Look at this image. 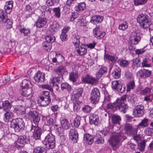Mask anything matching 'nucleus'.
Masks as SVG:
<instances>
[{"instance_id": "1", "label": "nucleus", "mask_w": 153, "mask_h": 153, "mask_svg": "<svg viewBox=\"0 0 153 153\" xmlns=\"http://www.w3.org/2000/svg\"><path fill=\"white\" fill-rule=\"evenodd\" d=\"M137 20L140 24V27L144 29L149 28L152 24L151 20L149 16L145 14L139 15L137 17Z\"/></svg>"}, {"instance_id": "2", "label": "nucleus", "mask_w": 153, "mask_h": 153, "mask_svg": "<svg viewBox=\"0 0 153 153\" xmlns=\"http://www.w3.org/2000/svg\"><path fill=\"white\" fill-rule=\"evenodd\" d=\"M124 134L120 131H117L112 136L110 140V144L111 145L114 150H115L118 146L121 139L123 137Z\"/></svg>"}, {"instance_id": "3", "label": "nucleus", "mask_w": 153, "mask_h": 153, "mask_svg": "<svg viewBox=\"0 0 153 153\" xmlns=\"http://www.w3.org/2000/svg\"><path fill=\"white\" fill-rule=\"evenodd\" d=\"M10 127L16 132L23 130L25 127V123L23 120L20 118L13 119L12 121Z\"/></svg>"}, {"instance_id": "4", "label": "nucleus", "mask_w": 153, "mask_h": 153, "mask_svg": "<svg viewBox=\"0 0 153 153\" xmlns=\"http://www.w3.org/2000/svg\"><path fill=\"white\" fill-rule=\"evenodd\" d=\"M141 38L140 34L136 31H133L131 34L130 36V45L129 46L130 50H134L135 47L134 45H137L140 41Z\"/></svg>"}, {"instance_id": "5", "label": "nucleus", "mask_w": 153, "mask_h": 153, "mask_svg": "<svg viewBox=\"0 0 153 153\" xmlns=\"http://www.w3.org/2000/svg\"><path fill=\"white\" fill-rule=\"evenodd\" d=\"M45 141L46 142V147L48 149H53L55 146V136L52 133H50L45 137Z\"/></svg>"}, {"instance_id": "6", "label": "nucleus", "mask_w": 153, "mask_h": 153, "mask_svg": "<svg viewBox=\"0 0 153 153\" xmlns=\"http://www.w3.org/2000/svg\"><path fill=\"white\" fill-rule=\"evenodd\" d=\"M6 13L4 11L0 10V21L4 23H6V28L10 29L12 27V20L7 18Z\"/></svg>"}, {"instance_id": "7", "label": "nucleus", "mask_w": 153, "mask_h": 153, "mask_svg": "<svg viewBox=\"0 0 153 153\" xmlns=\"http://www.w3.org/2000/svg\"><path fill=\"white\" fill-rule=\"evenodd\" d=\"M100 96L99 90L97 88L93 89L91 93L90 100L91 102L93 104H96L99 100Z\"/></svg>"}, {"instance_id": "8", "label": "nucleus", "mask_w": 153, "mask_h": 153, "mask_svg": "<svg viewBox=\"0 0 153 153\" xmlns=\"http://www.w3.org/2000/svg\"><path fill=\"white\" fill-rule=\"evenodd\" d=\"M144 114V106L142 105L136 106L133 111V115L136 117L142 116Z\"/></svg>"}, {"instance_id": "9", "label": "nucleus", "mask_w": 153, "mask_h": 153, "mask_svg": "<svg viewBox=\"0 0 153 153\" xmlns=\"http://www.w3.org/2000/svg\"><path fill=\"white\" fill-rule=\"evenodd\" d=\"M111 87L113 89L121 93L124 92L126 90V86L124 85H121L119 82L118 80L113 81L111 83Z\"/></svg>"}, {"instance_id": "10", "label": "nucleus", "mask_w": 153, "mask_h": 153, "mask_svg": "<svg viewBox=\"0 0 153 153\" xmlns=\"http://www.w3.org/2000/svg\"><path fill=\"white\" fill-rule=\"evenodd\" d=\"M114 105L115 108L118 109L120 112L124 114L126 113L128 108L127 104L120 102V100L117 102H114Z\"/></svg>"}, {"instance_id": "11", "label": "nucleus", "mask_w": 153, "mask_h": 153, "mask_svg": "<svg viewBox=\"0 0 153 153\" xmlns=\"http://www.w3.org/2000/svg\"><path fill=\"white\" fill-rule=\"evenodd\" d=\"M33 130V137L35 139H39L41 137L42 133V129L37 126H34L33 125L32 126L31 130Z\"/></svg>"}, {"instance_id": "12", "label": "nucleus", "mask_w": 153, "mask_h": 153, "mask_svg": "<svg viewBox=\"0 0 153 153\" xmlns=\"http://www.w3.org/2000/svg\"><path fill=\"white\" fill-rule=\"evenodd\" d=\"M89 118L90 123L91 124L98 125L100 123L99 116L95 114H91Z\"/></svg>"}, {"instance_id": "13", "label": "nucleus", "mask_w": 153, "mask_h": 153, "mask_svg": "<svg viewBox=\"0 0 153 153\" xmlns=\"http://www.w3.org/2000/svg\"><path fill=\"white\" fill-rule=\"evenodd\" d=\"M69 138L74 143H76L78 138V134L77 130L75 129H71L69 132Z\"/></svg>"}, {"instance_id": "14", "label": "nucleus", "mask_w": 153, "mask_h": 153, "mask_svg": "<svg viewBox=\"0 0 153 153\" xmlns=\"http://www.w3.org/2000/svg\"><path fill=\"white\" fill-rule=\"evenodd\" d=\"M28 114L32 118L33 122L34 123L37 124L39 123L40 118L38 113L36 111H30L28 113Z\"/></svg>"}, {"instance_id": "15", "label": "nucleus", "mask_w": 153, "mask_h": 153, "mask_svg": "<svg viewBox=\"0 0 153 153\" xmlns=\"http://www.w3.org/2000/svg\"><path fill=\"white\" fill-rule=\"evenodd\" d=\"M35 81L37 82L42 83L44 82L45 80V74L38 71L34 77Z\"/></svg>"}, {"instance_id": "16", "label": "nucleus", "mask_w": 153, "mask_h": 153, "mask_svg": "<svg viewBox=\"0 0 153 153\" xmlns=\"http://www.w3.org/2000/svg\"><path fill=\"white\" fill-rule=\"evenodd\" d=\"M93 32L95 36L99 39L103 38L105 34L104 32L100 31V26H97L94 29Z\"/></svg>"}, {"instance_id": "17", "label": "nucleus", "mask_w": 153, "mask_h": 153, "mask_svg": "<svg viewBox=\"0 0 153 153\" xmlns=\"http://www.w3.org/2000/svg\"><path fill=\"white\" fill-rule=\"evenodd\" d=\"M28 133H26L25 135L19 136L17 139V142L21 144H24L29 142V136Z\"/></svg>"}, {"instance_id": "18", "label": "nucleus", "mask_w": 153, "mask_h": 153, "mask_svg": "<svg viewBox=\"0 0 153 153\" xmlns=\"http://www.w3.org/2000/svg\"><path fill=\"white\" fill-rule=\"evenodd\" d=\"M54 71L56 73L61 76L63 74H66L68 73L66 67L62 65H60L56 68Z\"/></svg>"}, {"instance_id": "19", "label": "nucleus", "mask_w": 153, "mask_h": 153, "mask_svg": "<svg viewBox=\"0 0 153 153\" xmlns=\"http://www.w3.org/2000/svg\"><path fill=\"white\" fill-rule=\"evenodd\" d=\"M83 89L82 88H79L76 90L74 91L72 94V99H75L77 100L80 97L82 96Z\"/></svg>"}, {"instance_id": "20", "label": "nucleus", "mask_w": 153, "mask_h": 153, "mask_svg": "<svg viewBox=\"0 0 153 153\" xmlns=\"http://www.w3.org/2000/svg\"><path fill=\"white\" fill-rule=\"evenodd\" d=\"M76 51L78 55L82 56L85 54L87 52V49L83 45L76 47Z\"/></svg>"}, {"instance_id": "21", "label": "nucleus", "mask_w": 153, "mask_h": 153, "mask_svg": "<svg viewBox=\"0 0 153 153\" xmlns=\"http://www.w3.org/2000/svg\"><path fill=\"white\" fill-rule=\"evenodd\" d=\"M140 76L142 78H146L150 76L151 74V71L149 70L144 69L139 71Z\"/></svg>"}, {"instance_id": "22", "label": "nucleus", "mask_w": 153, "mask_h": 153, "mask_svg": "<svg viewBox=\"0 0 153 153\" xmlns=\"http://www.w3.org/2000/svg\"><path fill=\"white\" fill-rule=\"evenodd\" d=\"M32 92L31 88H22L20 91L22 95L25 97H28L30 95Z\"/></svg>"}, {"instance_id": "23", "label": "nucleus", "mask_w": 153, "mask_h": 153, "mask_svg": "<svg viewBox=\"0 0 153 153\" xmlns=\"http://www.w3.org/2000/svg\"><path fill=\"white\" fill-rule=\"evenodd\" d=\"M47 22V19L45 18H39L36 22V27L41 28L45 25Z\"/></svg>"}, {"instance_id": "24", "label": "nucleus", "mask_w": 153, "mask_h": 153, "mask_svg": "<svg viewBox=\"0 0 153 153\" xmlns=\"http://www.w3.org/2000/svg\"><path fill=\"white\" fill-rule=\"evenodd\" d=\"M103 19V17L100 16H95L91 17L90 22L96 25L97 23L101 22Z\"/></svg>"}, {"instance_id": "25", "label": "nucleus", "mask_w": 153, "mask_h": 153, "mask_svg": "<svg viewBox=\"0 0 153 153\" xmlns=\"http://www.w3.org/2000/svg\"><path fill=\"white\" fill-rule=\"evenodd\" d=\"M84 140L88 145L91 144L93 142L94 137L89 134H86L84 135Z\"/></svg>"}, {"instance_id": "26", "label": "nucleus", "mask_w": 153, "mask_h": 153, "mask_svg": "<svg viewBox=\"0 0 153 153\" xmlns=\"http://www.w3.org/2000/svg\"><path fill=\"white\" fill-rule=\"evenodd\" d=\"M112 122L114 124H118L121 120V118L119 116L115 114H111L110 116Z\"/></svg>"}, {"instance_id": "27", "label": "nucleus", "mask_w": 153, "mask_h": 153, "mask_svg": "<svg viewBox=\"0 0 153 153\" xmlns=\"http://www.w3.org/2000/svg\"><path fill=\"white\" fill-rule=\"evenodd\" d=\"M125 133L128 135H131L133 133V132L134 131L131 125L128 124H126L124 127ZM136 131V130H135Z\"/></svg>"}, {"instance_id": "28", "label": "nucleus", "mask_w": 153, "mask_h": 153, "mask_svg": "<svg viewBox=\"0 0 153 153\" xmlns=\"http://www.w3.org/2000/svg\"><path fill=\"white\" fill-rule=\"evenodd\" d=\"M70 28V27L68 26L64 27L63 28L60 36V39L62 41H65L67 39V35L66 33L68 31Z\"/></svg>"}, {"instance_id": "29", "label": "nucleus", "mask_w": 153, "mask_h": 153, "mask_svg": "<svg viewBox=\"0 0 153 153\" xmlns=\"http://www.w3.org/2000/svg\"><path fill=\"white\" fill-rule=\"evenodd\" d=\"M13 2L12 1H10L7 2L6 5L4 6V9L5 10V13L7 14L10 13L12 10L13 7Z\"/></svg>"}, {"instance_id": "30", "label": "nucleus", "mask_w": 153, "mask_h": 153, "mask_svg": "<svg viewBox=\"0 0 153 153\" xmlns=\"http://www.w3.org/2000/svg\"><path fill=\"white\" fill-rule=\"evenodd\" d=\"M40 104L41 106H46L48 105L51 101V99L49 98H45L43 96L40 97Z\"/></svg>"}, {"instance_id": "31", "label": "nucleus", "mask_w": 153, "mask_h": 153, "mask_svg": "<svg viewBox=\"0 0 153 153\" xmlns=\"http://www.w3.org/2000/svg\"><path fill=\"white\" fill-rule=\"evenodd\" d=\"M60 123L63 129H67L69 128L70 125L68 120L66 119H61Z\"/></svg>"}, {"instance_id": "32", "label": "nucleus", "mask_w": 153, "mask_h": 153, "mask_svg": "<svg viewBox=\"0 0 153 153\" xmlns=\"http://www.w3.org/2000/svg\"><path fill=\"white\" fill-rule=\"evenodd\" d=\"M2 106L4 111H9L12 105L8 101L6 100L2 102Z\"/></svg>"}, {"instance_id": "33", "label": "nucleus", "mask_w": 153, "mask_h": 153, "mask_svg": "<svg viewBox=\"0 0 153 153\" xmlns=\"http://www.w3.org/2000/svg\"><path fill=\"white\" fill-rule=\"evenodd\" d=\"M4 119L6 122H8L9 120L13 116L12 113L9 111H4Z\"/></svg>"}, {"instance_id": "34", "label": "nucleus", "mask_w": 153, "mask_h": 153, "mask_svg": "<svg viewBox=\"0 0 153 153\" xmlns=\"http://www.w3.org/2000/svg\"><path fill=\"white\" fill-rule=\"evenodd\" d=\"M120 72L121 69L118 67H116L112 74L114 78L117 79L120 76Z\"/></svg>"}, {"instance_id": "35", "label": "nucleus", "mask_w": 153, "mask_h": 153, "mask_svg": "<svg viewBox=\"0 0 153 153\" xmlns=\"http://www.w3.org/2000/svg\"><path fill=\"white\" fill-rule=\"evenodd\" d=\"M80 37L79 36H73L72 40L75 47H79L80 44Z\"/></svg>"}, {"instance_id": "36", "label": "nucleus", "mask_w": 153, "mask_h": 153, "mask_svg": "<svg viewBox=\"0 0 153 153\" xmlns=\"http://www.w3.org/2000/svg\"><path fill=\"white\" fill-rule=\"evenodd\" d=\"M86 8V5L85 3H81L76 6L75 7V10L77 11L83 10Z\"/></svg>"}, {"instance_id": "37", "label": "nucleus", "mask_w": 153, "mask_h": 153, "mask_svg": "<svg viewBox=\"0 0 153 153\" xmlns=\"http://www.w3.org/2000/svg\"><path fill=\"white\" fill-rule=\"evenodd\" d=\"M16 111L19 114H24L25 113L26 108L23 106L19 105L16 107Z\"/></svg>"}, {"instance_id": "38", "label": "nucleus", "mask_w": 153, "mask_h": 153, "mask_svg": "<svg viewBox=\"0 0 153 153\" xmlns=\"http://www.w3.org/2000/svg\"><path fill=\"white\" fill-rule=\"evenodd\" d=\"M94 140L97 143H104V140L101 137V136L99 134H96L94 137Z\"/></svg>"}, {"instance_id": "39", "label": "nucleus", "mask_w": 153, "mask_h": 153, "mask_svg": "<svg viewBox=\"0 0 153 153\" xmlns=\"http://www.w3.org/2000/svg\"><path fill=\"white\" fill-rule=\"evenodd\" d=\"M148 120V119L146 118H144L138 124V126L144 128L147 127L149 125Z\"/></svg>"}, {"instance_id": "40", "label": "nucleus", "mask_w": 153, "mask_h": 153, "mask_svg": "<svg viewBox=\"0 0 153 153\" xmlns=\"http://www.w3.org/2000/svg\"><path fill=\"white\" fill-rule=\"evenodd\" d=\"M33 153H46V150L44 148L38 146L34 149Z\"/></svg>"}, {"instance_id": "41", "label": "nucleus", "mask_w": 153, "mask_h": 153, "mask_svg": "<svg viewBox=\"0 0 153 153\" xmlns=\"http://www.w3.org/2000/svg\"><path fill=\"white\" fill-rule=\"evenodd\" d=\"M92 109V108L88 105H85L83 106L82 108V110L85 113H90Z\"/></svg>"}, {"instance_id": "42", "label": "nucleus", "mask_w": 153, "mask_h": 153, "mask_svg": "<svg viewBox=\"0 0 153 153\" xmlns=\"http://www.w3.org/2000/svg\"><path fill=\"white\" fill-rule=\"evenodd\" d=\"M61 88L62 90H67L69 92L71 90V86L67 83H63L61 84Z\"/></svg>"}, {"instance_id": "43", "label": "nucleus", "mask_w": 153, "mask_h": 153, "mask_svg": "<svg viewBox=\"0 0 153 153\" xmlns=\"http://www.w3.org/2000/svg\"><path fill=\"white\" fill-rule=\"evenodd\" d=\"M128 24L126 22H125L120 25L119 26V29L120 30L122 31H124L126 30L128 28Z\"/></svg>"}, {"instance_id": "44", "label": "nucleus", "mask_w": 153, "mask_h": 153, "mask_svg": "<svg viewBox=\"0 0 153 153\" xmlns=\"http://www.w3.org/2000/svg\"><path fill=\"white\" fill-rule=\"evenodd\" d=\"M60 81V79L59 77H54L51 79L50 80V83L51 84V85H52L53 86L55 85L56 86H58L56 83L59 82Z\"/></svg>"}, {"instance_id": "45", "label": "nucleus", "mask_w": 153, "mask_h": 153, "mask_svg": "<svg viewBox=\"0 0 153 153\" xmlns=\"http://www.w3.org/2000/svg\"><path fill=\"white\" fill-rule=\"evenodd\" d=\"M42 45L44 49L47 51H49L51 48V43L46 41L43 43Z\"/></svg>"}, {"instance_id": "46", "label": "nucleus", "mask_w": 153, "mask_h": 153, "mask_svg": "<svg viewBox=\"0 0 153 153\" xmlns=\"http://www.w3.org/2000/svg\"><path fill=\"white\" fill-rule=\"evenodd\" d=\"M30 82L27 79H24L22 82V88H30Z\"/></svg>"}, {"instance_id": "47", "label": "nucleus", "mask_w": 153, "mask_h": 153, "mask_svg": "<svg viewBox=\"0 0 153 153\" xmlns=\"http://www.w3.org/2000/svg\"><path fill=\"white\" fill-rule=\"evenodd\" d=\"M78 74L77 72H72L70 75V79L73 82H74L76 81V79L78 77Z\"/></svg>"}, {"instance_id": "48", "label": "nucleus", "mask_w": 153, "mask_h": 153, "mask_svg": "<svg viewBox=\"0 0 153 153\" xmlns=\"http://www.w3.org/2000/svg\"><path fill=\"white\" fill-rule=\"evenodd\" d=\"M119 63L121 66L124 67L128 66L129 62L127 60L121 59L119 61Z\"/></svg>"}, {"instance_id": "49", "label": "nucleus", "mask_w": 153, "mask_h": 153, "mask_svg": "<svg viewBox=\"0 0 153 153\" xmlns=\"http://www.w3.org/2000/svg\"><path fill=\"white\" fill-rule=\"evenodd\" d=\"M46 41L49 43L53 42L55 40V38L53 35H48L45 37Z\"/></svg>"}, {"instance_id": "50", "label": "nucleus", "mask_w": 153, "mask_h": 153, "mask_svg": "<svg viewBox=\"0 0 153 153\" xmlns=\"http://www.w3.org/2000/svg\"><path fill=\"white\" fill-rule=\"evenodd\" d=\"M147 1V0H134V4L136 6L144 4Z\"/></svg>"}, {"instance_id": "51", "label": "nucleus", "mask_w": 153, "mask_h": 153, "mask_svg": "<svg viewBox=\"0 0 153 153\" xmlns=\"http://www.w3.org/2000/svg\"><path fill=\"white\" fill-rule=\"evenodd\" d=\"M105 58L107 60L111 61L112 62H114L116 61L115 58L113 56L106 54L105 56Z\"/></svg>"}, {"instance_id": "52", "label": "nucleus", "mask_w": 153, "mask_h": 153, "mask_svg": "<svg viewBox=\"0 0 153 153\" xmlns=\"http://www.w3.org/2000/svg\"><path fill=\"white\" fill-rule=\"evenodd\" d=\"M135 87V83L134 81L130 82L127 85V91H129L131 89H133Z\"/></svg>"}, {"instance_id": "53", "label": "nucleus", "mask_w": 153, "mask_h": 153, "mask_svg": "<svg viewBox=\"0 0 153 153\" xmlns=\"http://www.w3.org/2000/svg\"><path fill=\"white\" fill-rule=\"evenodd\" d=\"M73 108L74 111H77L80 108L79 105L77 102V100H76L75 101H74L73 102Z\"/></svg>"}, {"instance_id": "54", "label": "nucleus", "mask_w": 153, "mask_h": 153, "mask_svg": "<svg viewBox=\"0 0 153 153\" xmlns=\"http://www.w3.org/2000/svg\"><path fill=\"white\" fill-rule=\"evenodd\" d=\"M152 88H150L147 87L141 91V94L143 95H145L147 94H149L151 92Z\"/></svg>"}, {"instance_id": "55", "label": "nucleus", "mask_w": 153, "mask_h": 153, "mask_svg": "<svg viewBox=\"0 0 153 153\" xmlns=\"http://www.w3.org/2000/svg\"><path fill=\"white\" fill-rule=\"evenodd\" d=\"M54 124L53 120L52 118H50L48 120L47 122V125L49 126V130H48L50 132H51V127L53 126Z\"/></svg>"}, {"instance_id": "56", "label": "nucleus", "mask_w": 153, "mask_h": 153, "mask_svg": "<svg viewBox=\"0 0 153 153\" xmlns=\"http://www.w3.org/2000/svg\"><path fill=\"white\" fill-rule=\"evenodd\" d=\"M145 133L146 135L148 136H151L153 133V129L148 128L145 130Z\"/></svg>"}, {"instance_id": "57", "label": "nucleus", "mask_w": 153, "mask_h": 153, "mask_svg": "<svg viewBox=\"0 0 153 153\" xmlns=\"http://www.w3.org/2000/svg\"><path fill=\"white\" fill-rule=\"evenodd\" d=\"M53 10L55 13L56 16L58 18H59L60 16V8L58 7L55 8Z\"/></svg>"}, {"instance_id": "58", "label": "nucleus", "mask_w": 153, "mask_h": 153, "mask_svg": "<svg viewBox=\"0 0 153 153\" xmlns=\"http://www.w3.org/2000/svg\"><path fill=\"white\" fill-rule=\"evenodd\" d=\"M20 31L21 33H22L25 36H28L30 33V30L29 29H26L25 28H22L20 30Z\"/></svg>"}, {"instance_id": "59", "label": "nucleus", "mask_w": 153, "mask_h": 153, "mask_svg": "<svg viewBox=\"0 0 153 153\" xmlns=\"http://www.w3.org/2000/svg\"><path fill=\"white\" fill-rule=\"evenodd\" d=\"M55 126L57 127L56 129V133L59 135L62 134L63 131V129L62 128L61 126H59L57 125H56Z\"/></svg>"}, {"instance_id": "60", "label": "nucleus", "mask_w": 153, "mask_h": 153, "mask_svg": "<svg viewBox=\"0 0 153 153\" xmlns=\"http://www.w3.org/2000/svg\"><path fill=\"white\" fill-rule=\"evenodd\" d=\"M80 120L79 117H76L74 120V126L75 127H78L80 124Z\"/></svg>"}, {"instance_id": "61", "label": "nucleus", "mask_w": 153, "mask_h": 153, "mask_svg": "<svg viewBox=\"0 0 153 153\" xmlns=\"http://www.w3.org/2000/svg\"><path fill=\"white\" fill-rule=\"evenodd\" d=\"M145 146V143L142 142L138 144V149L140 151H143L144 150Z\"/></svg>"}, {"instance_id": "62", "label": "nucleus", "mask_w": 153, "mask_h": 153, "mask_svg": "<svg viewBox=\"0 0 153 153\" xmlns=\"http://www.w3.org/2000/svg\"><path fill=\"white\" fill-rule=\"evenodd\" d=\"M90 77L89 75H87L85 77L82 78V81L84 82L88 83Z\"/></svg>"}, {"instance_id": "63", "label": "nucleus", "mask_w": 153, "mask_h": 153, "mask_svg": "<svg viewBox=\"0 0 153 153\" xmlns=\"http://www.w3.org/2000/svg\"><path fill=\"white\" fill-rule=\"evenodd\" d=\"M56 0H48L46 3L48 6H50L53 5L56 2Z\"/></svg>"}, {"instance_id": "64", "label": "nucleus", "mask_w": 153, "mask_h": 153, "mask_svg": "<svg viewBox=\"0 0 153 153\" xmlns=\"http://www.w3.org/2000/svg\"><path fill=\"white\" fill-rule=\"evenodd\" d=\"M97 82V80L94 78L91 77L88 83L92 85L96 84Z\"/></svg>"}]
</instances>
